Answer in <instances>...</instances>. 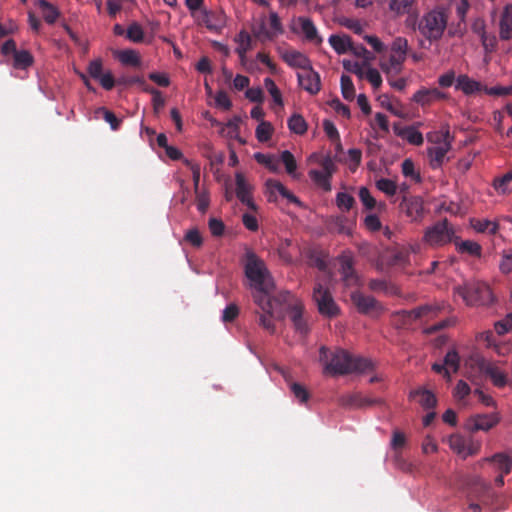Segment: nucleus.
<instances>
[{"label":"nucleus","mask_w":512,"mask_h":512,"mask_svg":"<svg viewBox=\"0 0 512 512\" xmlns=\"http://www.w3.org/2000/svg\"><path fill=\"white\" fill-rule=\"evenodd\" d=\"M319 361L324 366V374L330 376L364 373L374 369V364L370 359L353 355L339 347L329 349L326 346H321Z\"/></svg>","instance_id":"nucleus-1"},{"label":"nucleus","mask_w":512,"mask_h":512,"mask_svg":"<svg viewBox=\"0 0 512 512\" xmlns=\"http://www.w3.org/2000/svg\"><path fill=\"white\" fill-rule=\"evenodd\" d=\"M244 271L251 288L254 289V302L261 310L271 309L270 293L274 292L275 284L264 261L251 249H247L245 253Z\"/></svg>","instance_id":"nucleus-2"},{"label":"nucleus","mask_w":512,"mask_h":512,"mask_svg":"<svg viewBox=\"0 0 512 512\" xmlns=\"http://www.w3.org/2000/svg\"><path fill=\"white\" fill-rule=\"evenodd\" d=\"M448 23V13L444 7H436L426 12L418 23L420 34L430 42L442 38Z\"/></svg>","instance_id":"nucleus-3"},{"label":"nucleus","mask_w":512,"mask_h":512,"mask_svg":"<svg viewBox=\"0 0 512 512\" xmlns=\"http://www.w3.org/2000/svg\"><path fill=\"white\" fill-rule=\"evenodd\" d=\"M454 291L469 306L488 305L493 302L492 291L483 281H466L463 285L455 287Z\"/></svg>","instance_id":"nucleus-4"},{"label":"nucleus","mask_w":512,"mask_h":512,"mask_svg":"<svg viewBox=\"0 0 512 512\" xmlns=\"http://www.w3.org/2000/svg\"><path fill=\"white\" fill-rule=\"evenodd\" d=\"M455 238L453 226L447 219L436 222L425 230L423 241L431 247H441Z\"/></svg>","instance_id":"nucleus-5"},{"label":"nucleus","mask_w":512,"mask_h":512,"mask_svg":"<svg viewBox=\"0 0 512 512\" xmlns=\"http://www.w3.org/2000/svg\"><path fill=\"white\" fill-rule=\"evenodd\" d=\"M313 300L321 315L332 318L339 314V307L335 303L329 289L319 282L314 286Z\"/></svg>","instance_id":"nucleus-6"},{"label":"nucleus","mask_w":512,"mask_h":512,"mask_svg":"<svg viewBox=\"0 0 512 512\" xmlns=\"http://www.w3.org/2000/svg\"><path fill=\"white\" fill-rule=\"evenodd\" d=\"M299 85L311 95L317 94L321 89L320 75L312 66L297 74Z\"/></svg>","instance_id":"nucleus-7"},{"label":"nucleus","mask_w":512,"mask_h":512,"mask_svg":"<svg viewBox=\"0 0 512 512\" xmlns=\"http://www.w3.org/2000/svg\"><path fill=\"white\" fill-rule=\"evenodd\" d=\"M351 300L357 310L362 314L378 313L382 311L381 304L372 296L364 295L361 292H354Z\"/></svg>","instance_id":"nucleus-8"},{"label":"nucleus","mask_w":512,"mask_h":512,"mask_svg":"<svg viewBox=\"0 0 512 512\" xmlns=\"http://www.w3.org/2000/svg\"><path fill=\"white\" fill-rule=\"evenodd\" d=\"M439 310L438 306L423 305L412 310H403L398 312V315L403 318L404 324H410L418 319L433 317L439 312Z\"/></svg>","instance_id":"nucleus-9"},{"label":"nucleus","mask_w":512,"mask_h":512,"mask_svg":"<svg viewBox=\"0 0 512 512\" xmlns=\"http://www.w3.org/2000/svg\"><path fill=\"white\" fill-rule=\"evenodd\" d=\"M400 208L412 221H418L423 216V200L419 196H404Z\"/></svg>","instance_id":"nucleus-10"},{"label":"nucleus","mask_w":512,"mask_h":512,"mask_svg":"<svg viewBox=\"0 0 512 512\" xmlns=\"http://www.w3.org/2000/svg\"><path fill=\"white\" fill-rule=\"evenodd\" d=\"M476 363L479 370L488 375L495 386L504 387L506 385L507 377L497 366L484 358H478Z\"/></svg>","instance_id":"nucleus-11"},{"label":"nucleus","mask_w":512,"mask_h":512,"mask_svg":"<svg viewBox=\"0 0 512 512\" xmlns=\"http://www.w3.org/2000/svg\"><path fill=\"white\" fill-rule=\"evenodd\" d=\"M266 187L268 189V201L275 202L276 201V193H279L283 198H286L289 202L294 203L298 206H301V201L291 193L281 182L268 179L266 181Z\"/></svg>","instance_id":"nucleus-12"},{"label":"nucleus","mask_w":512,"mask_h":512,"mask_svg":"<svg viewBox=\"0 0 512 512\" xmlns=\"http://www.w3.org/2000/svg\"><path fill=\"white\" fill-rule=\"evenodd\" d=\"M236 196L240 202L246 205L251 210H256V204L254 203L251 190L252 187L246 182L245 177L241 173H237L236 176Z\"/></svg>","instance_id":"nucleus-13"},{"label":"nucleus","mask_w":512,"mask_h":512,"mask_svg":"<svg viewBox=\"0 0 512 512\" xmlns=\"http://www.w3.org/2000/svg\"><path fill=\"white\" fill-rule=\"evenodd\" d=\"M270 298L272 307L269 310H263L264 312H276L278 308L289 312L293 304L301 303L289 291H280L276 295H273L272 292L270 293Z\"/></svg>","instance_id":"nucleus-14"},{"label":"nucleus","mask_w":512,"mask_h":512,"mask_svg":"<svg viewBox=\"0 0 512 512\" xmlns=\"http://www.w3.org/2000/svg\"><path fill=\"white\" fill-rule=\"evenodd\" d=\"M498 422L499 417L496 414H478L469 419L468 426L472 432L488 431Z\"/></svg>","instance_id":"nucleus-15"},{"label":"nucleus","mask_w":512,"mask_h":512,"mask_svg":"<svg viewBox=\"0 0 512 512\" xmlns=\"http://www.w3.org/2000/svg\"><path fill=\"white\" fill-rule=\"evenodd\" d=\"M450 149L451 144L448 143V141L441 145H434L427 149V153L430 160V166L432 169H438L443 165L446 159V155Z\"/></svg>","instance_id":"nucleus-16"},{"label":"nucleus","mask_w":512,"mask_h":512,"mask_svg":"<svg viewBox=\"0 0 512 512\" xmlns=\"http://www.w3.org/2000/svg\"><path fill=\"white\" fill-rule=\"evenodd\" d=\"M446 97H447V95L437 88H430V89L423 88V89L418 90L413 95L412 99L416 103H418L422 106H426V105H430L431 103H433L435 101L445 99Z\"/></svg>","instance_id":"nucleus-17"},{"label":"nucleus","mask_w":512,"mask_h":512,"mask_svg":"<svg viewBox=\"0 0 512 512\" xmlns=\"http://www.w3.org/2000/svg\"><path fill=\"white\" fill-rule=\"evenodd\" d=\"M281 58L290 67L299 68L302 71L311 66L309 58L305 54L296 50H286L282 52Z\"/></svg>","instance_id":"nucleus-18"},{"label":"nucleus","mask_w":512,"mask_h":512,"mask_svg":"<svg viewBox=\"0 0 512 512\" xmlns=\"http://www.w3.org/2000/svg\"><path fill=\"white\" fill-rule=\"evenodd\" d=\"M295 22L299 24L301 32L307 41L315 44L322 43V38L319 36L317 28L310 18L300 16L295 19Z\"/></svg>","instance_id":"nucleus-19"},{"label":"nucleus","mask_w":512,"mask_h":512,"mask_svg":"<svg viewBox=\"0 0 512 512\" xmlns=\"http://www.w3.org/2000/svg\"><path fill=\"white\" fill-rule=\"evenodd\" d=\"M455 87L466 95H472L484 91L485 88L480 82L471 79L465 74L458 76Z\"/></svg>","instance_id":"nucleus-20"},{"label":"nucleus","mask_w":512,"mask_h":512,"mask_svg":"<svg viewBox=\"0 0 512 512\" xmlns=\"http://www.w3.org/2000/svg\"><path fill=\"white\" fill-rule=\"evenodd\" d=\"M288 313L295 330L302 335H306L308 333V326L303 318V305L301 303L293 304Z\"/></svg>","instance_id":"nucleus-21"},{"label":"nucleus","mask_w":512,"mask_h":512,"mask_svg":"<svg viewBox=\"0 0 512 512\" xmlns=\"http://www.w3.org/2000/svg\"><path fill=\"white\" fill-rule=\"evenodd\" d=\"M484 461L492 463L496 471L502 474H509L512 470V458L505 453H496Z\"/></svg>","instance_id":"nucleus-22"},{"label":"nucleus","mask_w":512,"mask_h":512,"mask_svg":"<svg viewBox=\"0 0 512 512\" xmlns=\"http://www.w3.org/2000/svg\"><path fill=\"white\" fill-rule=\"evenodd\" d=\"M409 397L411 399H417L424 409H433L437 404L436 396L431 391L424 388L411 391Z\"/></svg>","instance_id":"nucleus-23"},{"label":"nucleus","mask_w":512,"mask_h":512,"mask_svg":"<svg viewBox=\"0 0 512 512\" xmlns=\"http://www.w3.org/2000/svg\"><path fill=\"white\" fill-rule=\"evenodd\" d=\"M500 38L502 40L512 39V4L507 5L502 12L500 19Z\"/></svg>","instance_id":"nucleus-24"},{"label":"nucleus","mask_w":512,"mask_h":512,"mask_svg":"<svg viewBox=\"0 0 512 512\" xmlns=\"http://www.w3.org/2000/svg\"><path fill=\"white\" fill-rule=\"evenodd\" d=\"M201 24L210 31H220L225 24V19L222 14L205 11L201 17Z\"/></svg>","instance_id":"nucleus-25"},{"label":"nucleus","mask_w":512,"mask_h":512,"mask_svg":"<svg viewBox=\"0 0 512 512\" xmlns=\"http://www.w3.org/2000/svg\"><path fill=\"white\" fill-rule=\"evenodd\" d=\"M387 262L393 267H407L410 264V250L405 247L394 250L389 254Z\"/></svg>","instance_id":"nucleus-26"},{"label":"nucleus","mask_w":512,"mask_h":512,"mask_svg":"<svg viewBox=\"0 0 512 512\" xmlns=\"http://www.w3.org/2000/svg\"><path fill=\"white\" fill-rule=\"evenodd\" d=\"M405 59L404 56L391 54L388 60L381 61L380 67L386 74L397 75L401 72Z\"/></svg>","instance_id":"nucleus-27"},{"label":"nucleus","mask_w":512,"mask_h":512,"mask_svg":"<svg viewBox=\"0 0 512 512\" xmlns=\"http://www.w3.org/2000/svg\"><path fill=\"white\" fill-rule=\"evenodd\" d=\"M235 41L238 43L236 53L239 56L242 65L246 62V53L251 49V36L245 30H241Z\"/></svg>","instance_id":"nucleus-28"},{"label":"nucleus","mask_w":512,"mask_h":512,"mask_svg":"<svg viewBox=\"0 0 512 512\" xmlns=\"http://www.w3.org/2000/svg\"><path fill=\"white\" fill-rule=\"evenodd\" d=\"M340 272L347 285L356 282V274L353 268V259L351 256H342L340 259Z\"/></svg>","instance_id":"nucleus-29"},{"label":"nucleus","mask_w":512,"mask_h":512,"mask_svg":"<svg viewBox=\"0 0 512 512\" xmlns=\"http://www.w3.org/2000/svg\"><path fill=\"white\" fill-rule=\"evenodd\" d=\"M469 4L466 0H460L456 5V14L459 18V23L457 24L455 29H450L449 34L451 36H463L464 32V19L466 16V13L468 11Z\"/></svg>","instance_id":"nucleus-30"},{"label":"nucleus","mask_w":512,"mask_h":512,"mask_svg":"<svg viewBox=\"0 0 512 512\" xmlns=\"http://www.w3.org/2000/svg\"><path fill=\"white\" fill-rule=\"evenodd\" d=\"M416 0H390L389 9L397 16L410 14L415 8Z\"/></svg>","instance_id":"nucleus-31"},{"label":"nucleus","mask_w":512,"mask_h":512,"mask_svg":"<svg viewBox=\"0 0 512 512\" xmlns=\"http://www.w3.org/2000/svg\"><path fill=\"white\" fill-rule=\"evenodd\" d=\"M329 44L332 46V48L339 54H345L349 51V48L351 47V38L348 35H336L332 34L329 37Z\"/></svg>","instance_id":"nucleus-32"},{"label":"nucleus","mask_w":512,"mask_h":512,"mask_svg":"<svg viewBox=\"0 0 512 512\" xmlns=\"http://www.w3.org/2000/svg\"><path fill=\"white\" fill-rule=\"evenodd\" d=\"M34 63V57L28 50H18L13 56V67L15 69L25 70Z\"/></svg>","instance_id":"nucleus-33"},{"label":"nucleus","mask_w":512,"mask_h":512,"mask_svg":"<svg viewBox=\"0 0 512 512\" xmlns=\"http://www.w3.org/2000/svg\"><path fill=\"white\" fill-rule=\"evenodd\" d=\"M38 6L44 20L48 24H54L60 15L59 10L47 0H39Z\"/></svg>","instance_id":"nucleus-34"},{"label":"nucleus","mask_w":512,"mask_h":512,"mask_svg":"<svg viewBox=\"0 0 512 512\" xmlns=\"http://www.w3.org/2000/svg\"><path fill=\"white\" fill-rule=\"evenodd\" d=\"M397 135L417 146L422 145L424 141L422 133L412 126L404 127L397 132Z\"/></svg>","instance_id":"nucleus-35"},{"label":"nucleus","mask_w":512,"mask_h":512,"mask_svg":"<svg viewBox=\"0 0 512 512\" xmlns=\"http://www.w3.org/2000/svg\"><path fill=\"white\" fill-rule=\"evenodd\" d=\"M287 124L290 131L298 135L305 134L308 128L307 122L305 121L303 116L297 113L293 114L288 119Z\"/></svg>","instance_id":"nucleus-36"},{"label":"nucleus","mask_w":512,"mask_h":512,"mask_svg":"<svg viewBox=\"0 0 512 512\" xmlns=\"http://www.w3.org/2000/svg\"><path fill=\"white\" fill-rule=\"evenodd\" d=\"M309 176L312 179V181L322 188L324 191L329 192L331 190V176L327 175L326 173H323L319 170H311L309 172Z\"/></svg>","instance_id":"nucleus-37"},{"label":"nucleus","mask_w":512,"mask_h":512,"mask_svg":"<svg viewBox=\"0 0 512 512\" xmlns=\"http://www.w3.org/2000/svg\"><path fill=\"white\" fill-rule=\"evenodd\" d=\"M339 405L345 408H361L362 394L355 392L339 397Z\"/></svg>","instance_id":"nucleus-38"},{"label":"nucleus","mask_w":512,"mask_h":512,"mask_svg":"<svg viewBox=\"0 0 512 512\" xmlns=\"http://www.w3.org/2000/svg\"><path fill=\"white\" fill-rule=\"evenodd\" d=\"M457 250L460 253H467L471 256L480 257L481 256V246L474 241L466 240L460 243H456Z\"/></svg>","instance_id":"nucleus-39"},{"label":"nucleus","mask_w":512,"mask_h":512,"mask_svg":"<svg viewBox=\"0 0 512 512\" xmlns=\"http://www.w3.org/2000/svg\"><path fill=\"white\" fill-rule=\"evenodd\" d=\"M340 83L343 98L352 101L355 97V88L351 77L343 74Z\"/></svg>","instance_id":"nucleus-40"},{"label":"nucleus","mask_w":512,"mask_h":512,"mask_svg":"<svg viewBox=\"0 0 512 512\" xmlns=\"http://www.w3.org/2000/svg\"><path fill=\"white\" fill-rule=\"evenodd\" d=\"M268 30L271 33L272 40H274L279 35L284 33V28L282 22L276 12H270L269 14V28Z\"/></svg>","instance_id":"nucleus-41"},{"label":"nucleus","mask_w":512,"mask_h":512,"mask_svg":"<svg viewBox=\"0 0 512 512\" xmlns=\"http://www.w3.org/2000/svg\"><path fill=\"white\" fill-rule=\"evenodd\" d=\"M427 139L429 142L434 143L435 145H441L448 141V143H452V137L450 135V131L448 128L441 131L430 132L427 134Z\"/></svg>","instance_id":"nucleus-42"},{"label":"nucleus","mask_w":512,"mask_h":512,"mask_svg":"<svg viewBox=\"0 0 512 512\" xmlns=\"http://www.w3.org/2000/svg\"><path fill=\"white\" fill-rule=\"evenodd\" d=\"M402 174L407 177L414 180L416 183L421 182V176L420 173L415 170L414 162L407 158L402 162Z\"/></svg>","instance_id":"nucleus-43"},{"label":"nucleus","mask_w":512,"mask_h":512,"mask_svg":"<svg viewBox=\"0 0 512 512\" xmlns=\"http://www.w3.org/2000/svg\"><path fill=\"white\" fill-rule=\"evenodd\" d=\"M355 199L352 195L346 192H339L336 195V205L342 211H349L353 208Z\"/></svg>","instance_id":"nucleus-44"},{"label":"nucleus","mask_w":512,"mask_h":512,"mask_svg":"<svg viewBox=\"0 0 512 512\" xmlns=\"http://www.w3.org/2000/svg\"><path fill=\"white\" fill-rule=\"evenodd\" d=\"M126 37L132 42L140 43L144 39V31L137 22H133L126 31Z\"/></svg>","instance_id":"nucleus-45"},{"label":"nucleus","mask_w":512,"mask_h":512,"mask_svg":"<svg viewBox=\"0 0 512 512\" xmlns=\"http://www.w3.org/2000/svg\"><path fill=\"white\" fill-rule=\"evenodd\" d=\"M273 127L269 122L262 121L256 128V138L259 142H267L272 137Z\"/></svg>","instance_id":"nucleus-46"},{"label":"nucleus","mask_w":512,"mask_h":512,"mask_svg":"<svg viewBox=\"0 0 512 512\" xmlns=\"http://www.w3.org/2000/svg\"><path fill=\"white\" fill-rule=\"evenodd\" d=\"M376 187L388 196H393L397 192V185L393 180L381 178L376 181Z\"/></svg>","instance_id":"nucleus-47"},{"label":"nucleus","mask_w":512,"mask_h":512,"mask_svg":"<svg viewBox=\"0 0 512 512\" xmlns=\"http://www.w3.org/2000/svg\"><path fill=\"white\" fill-rule=\"evenodd\" d=\"M253 35L259 39L260 41H273L270 31L268 30L265 20L262 19L261 22L252 28Z\"/></svg>","instance_id":"nucleus-48"},{"label":"nucleus","mask_w":512,"mask_h":512,"mask_svg":"<svg viewBox=\"0 0 512 512\" xmlns=\"http://www.w3.org/2000/svg\"><path fill=\"white\" fill-rule=\"evenodd\" d=\"M184 241L195 248H200L203 244V238L197 228L189 229L184 236Z\"/></svg>","instance_id":"nucleus-49"},{"label":"nucleus","mask_w":512,"mask_h":512,"mask_svg":"<svg viewBox=\"0 0 512 512\" xmlns=\"http://www.w3.org/2000/svg\"><path fill=\"white\" fill-rule=\"evenodd\" d=\"M119 60L125 65L139 66L140 58L134 50H124L119 54Z\"/></svg>","instance_id":"nucleus-50"},{"label":"nucleus","mask_w":512,"mask_h":512,"mask_svg":"<svg viewBox=\"0 0 512 512\" xmlns=\"http://www.w3.org/2000/svg\"><path fill=\"white\" fill-rule=\"evenodd\" d=\"M444 365L446 368L452 369L454 373H456L460 366V357L455 350H450L444 357Z\"/></svg>","instance_id":"nucleus-51"},{"label":"nucleus","mask_w":512,"mask_h":512,"mask_svg":"<svg viewBox=\"0 0 512 512\" xmlns=\"http://www.w3.org/2000/svg\"><path fill=\"white\" fill-rule=\"evenodd\" d=\"M359 199L367 210L374 209L377 204L375 198L366 187H361L359 189Z\"/></svg>","instance_id":"nucleus-52"},{"label":"nucleus","mask_w":512,"mask_h":512,"mask_svg":"<svg viewBox=\"0 0 512 512\" xmlns=\"http://www.w3.org/2000/svg\"><path fill=\"white\" fill-rule=\"evenodd\" d=\"M254 158L258 163L265 165L269 170L273 172L277 171L278 162L273 156L263 153H256Z\"/></svg>","instance_id":"nucleus-53"},{"label":"nucleus","mask_w":512,"mask_h":512,"mask_svg":"<svg viewBox=\"0 0 512 512\" xmlns=\"http://www.w3.org/2000/svg\"><path fill=\"white\" fill-rule=\"evenodd\" d=\"M449 446L457 454L464 455L466 451V440L460 435H452L449 438Z\"/></svg>","instance_id":"nucleus-54"},{"label":"nucleus","mask_w":512,"mask_h":512,"mask_svg":"<svg viewBox=\"0 0 512 512\" xmlns=\"http://www.w3.org/2000/svg\"><path fill=\"white\" fill-rule=\"evenodd\" d=\"M407 49H408L407 39H405L403 37H398L392 43V47H391L392 53L391 54H396L398 56H404V58H406Z\"/></svg>","instance_id":"nucleus-55"},{"label":"nucleus","mask_w":512,"mask_h":512,"mask_svg":"<svg viewBox=\"0 0 512 512\" xmlns=\"http://www.w3.org/2000/svg\"><path fill=\"white\" fill-rule=\"evenodd\" d=\"M264 86L267 89V91L272 96L273 100L279 104L283 105L282 96L280 93V90L276 86L275 82L271 78H265L264 79Z\"/></svg>","instance_id":"nucleus-56"},{"label":"nucleus","mask_w":512,"mask_h":512,"mask_svg":"<svg viewBox=\"0 0 512 512\" xmlns=\"http://www.w3.org/2000/svg\"><path fill=\"white\" fill-rule=\"evenodd\" d=\"M281 161L285 165V168H286V171L288 174L292 175L296 171V168H297L296 160L290 151L284 150L281 153Z\"/></svg>","instance_id":"nucleus-57"},{"label":"nucleus","mask_w":512,"mask_h":512,"mask_svg":"<svg viewBox=\"0 0 512 512\" xmlns=\"http://www.w3.org/2000/svg\"><path fill=\"white\" fill-rule=\"evenodd\" d=\"M274 312H264L259 315L258 323L261 327L267 330L269 333H275V324L272 319Z\"/></svg>","instance_id":"nucleus-58"},{"label":"nucleus","mask_w":512,"mask_h":512,"mask_svg":"<svg viewBox=\"0 0 512 512\" xmlns=\"http://www.w3.org/2000/svg\"><path fill=\"white\" fill-rule=\"evenodd\" d=\"M98 113H101L103 115L104 120L110 124V127L112 130L119 129L121 120L119 118H117V116L113 112L102 107V108H99Z\"/></svg>","instance_id":"nucleus-59"},{"label":"nucleus","mask_w":512,"mask_h":512,"mask_svg":"<svg viewBox=\"0 0 512 512\" xmlns=\"http://www.w3.org/2000/svg\"><path fill=\"white\" fill-rule=\"evenodd\" d=\"M290 389L300 403H305L309 399V392L303 385L295 382L290 385Z\"/></svg>","instance_id":"nucleus-60"},{"label":"nucleus","mask_w":512,"mask_h":512,"mask_svg":"<svg viewBox=\"0 0 512 512\" xmlns=\"http://www.w3.org/2000/svg\"><path fill=\"white\" fill-rule=\"evenodd\" d=\"M292 242L289 239H285L281 242V244L278 247V254L279 257L286 263H291L294 259L293 255L289 251V247L291 246Z\"/></svg>","instance_id":"nucleus-61"},{"label":"nucleus","mask_w":512,"mask_h":512,"mask_svg":"<svg viewBox=\"0 0 512 512\" xmlns=\"http://www.w3.org/2000/svg\"><path fill=\"white\" fill-rule=\"evenodd\" d=\"M239 315V308L236 304L231 303L226 306L222 313V321L224 323L233 322Z\"/></svg>","instance_id":"nucleus-62"},{"label":"nucleus","mask_w":512,"mask_h":512,"mask_svg":"<svg viewBox=\"0 0 512 512\" xmlns=\"http://www.w3.org/2000/svg\"><path fill=\"white\" fill-rule=\"evenodd\" d=\"M208 227L211 234L215 237L222 236L225 230L223 221L217 218H210L208 221Z\"/></svg>","instance_id":"nucleus-63"},{"label":"nucleus","mask_w":512,"mask_h":512,"mask_svg":"<svg viewBox=\"0 0 512 512\" xmlns=\"http://www.w3.org/2000/svg\"><path fill=\"white\" fill-rule=\"evenodd\" d=\"M494 329L498 335H504L512 329V315H508L504 320L494 324Z\"/></svg>","instance_id":"nucleus-64"}]
</instances>
